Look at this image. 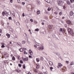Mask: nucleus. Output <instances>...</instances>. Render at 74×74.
Listing matches in <instances>:
<instances>
[{"mask_svg": "<svg viewBox=\"0 0 74 74\" xmlns=\"http://www.w3.org/2000/svg\"><path fill=\"white\" fill-rule=\"evenodd\" d=\"M28 20H26V21H25V22H26V23H28Z\"/></svg>", "mask_w": 74, "mask_h": 74, "instance_id": "a19ab883", "label": "nucleus"}, {"mask_svg": "<svg viewBox=\"0 0 74 74\" xmlns=\"http://www.w3.org/2000/svg\"><path fill=\"white\" fill-rule=\"evenodd\" d=\"M23 69H25V64H24L23 65Z\"/></svg>", "mask_w": 74, "mask_h": 74, "instance_id": "cd10ccee", "label": "nucleus"}, {"mask_svg": "<svg viewBox=\"0 0 74 74\" xmlns=\"http://www.w3.org/2000/svg\"><path fill=\"white\" fill-rule=\"evenodd\" d=\"M61 63H59V65L60 66H61Z\"/></svg>", "mask_w": 74, "mask_h": 74, "instance_id": "5fc2aeb1", "label": "nucleus"}, {"mask_svg": "<svg viewBox=\"0 0 74 74\" xmlns=\"http://www.w3.org/2000/svg\"><path fill=\"white\" fill-rule=\"evenodd\" d=\"M12 60H15V57L14 56H13L12 58Z\"/></svg>", "mask_w": 74, "mask_h": 74, "instance_id": "4be33fe9", "label": "nucleus"}, {"mask_svg": "<svg viewBox=\"0 0 74 74\" xmlns=\"http://www.w3.org/2000/svg\"><path fill=\"white\" fill-rule=\"evenodd\" d=\"M5 15V13H4V12H2V15L3 16H4Z\"/></svg>", "mask_w": 74, "mask_h": 74, "instance_id": "b1692460", "label": "nucleus"}, {"mask_svg": "<svg viewBox=\"0 0 74 74\" xmlns=\"http://www.w3.org/2000/svg\"><path fill=\"white\" fill-rule=\"evenodd\" d=\"M71 66H72V65H74V62H71Z\"/></svg>", "mask_w": 74, "mask_h": 74, "instance_id": "f3484780", "label": "nucleus"}, {"mask_svg": "<svg viewBox=\"0 0 74 74\" xmlns=\"http://www.w3.org/2000/svg\"><path fill=\"white\" fill-rule=\"evenodd\" d=\"M42 25H44V23H43V22L42 23Z\"/></svg>", "mask_w": 74, "mask_h": 74, "instance_id": "13d9d810", "label": "nucleus"}, {"mask_svg": "<svg viewBox=\"0 0 74 74\" xmlns=\"http://www.w3.org/2000/svg\"><path fill=\"white\" fill-rule=\"evenodd\" d=\"M18 66L20 67H21V66H22V65H21V64H18Z\"/></svg>", "mask_w": 74, "mask_h": 74, "instance_id": "c85d7f7f", "label": "nucleus"}, {"mask_svg": "<svg viewBox=\"0 0 74 74\" xmlns=\"http://www.w3.org/2000/svg\"><path fill=\"white\" fill-rule=\"evenodd\" d=\"M66 63H69V62L68 61H66Z\"/></svg>", "mask_w": 74, "mask_h": 74, "instance_id": "603ef678", "label": "nucleus"}, {"mask_svg": "<svg viewBox=\"0 0 74 74\" xmlns=\"http://www.w3.org/2000/svg\"><path fill=\"white\" fill-rule=\"evenodd\" d=\"M37 3L38 5H39L40 4V1H37Z\"/></svg>", "mask_w": 74, "mask_h": 74, "instance_id": "393cba45", "label": "nucleus"}, {"mask_svg": "<svg viewBox=\"0 0 74 74\" xmlns=\"http://www.w3.org/2000/svg\"><path fill=\"white\" fill-rule=\"evenodd\" d=\"M29 53L30 55H33V52H32V51H31L30 52H29Z\"/></svg>", "mask_w": 74, "mask_h": 74, "instance_id": "5701e85b", "label": "nucleus"}, {"mask_svg": "<svg viewBox=\"0 0 74 74\" xmlns=\"http://www.w3.org/2000/svg\"><path fill=\"white\" fill-rule=\"evenodd\" d=\"M29 58H31V59H32V57L31 56V55H29Z\"/></svg>", "mask_w": 74, "mask_h": 74, "instance_id": "3c124183", "label": "nucleus"}, {"mask_svg": "<svg viewBox=\"0 0 74 74\" xmlns=\"http://www.w3.org/2000/svg\"><path fill=\"white\" fill-rule=\"evenodd\" d=\"M49 29H52V27H51V26H49Z\"/></svg>", "mask_w": 74, "mask_h": 74, "instance_id": "79ce46f5", "label": "nucleus"}, {"mask_svg": "<svg viewBox=\"0 0 74 74\" xmlns=\"http://www.w3.org/2000/svg\"><path fill=\"white\" fill-rule=\"evenodd\" d=\"M59 15H62V12H60V13H59Z\"/></svg>", "mask_w": 74, "mask_h": 74, "instance_id": "c9c22d12", "label": "nucleus"}, {"mask_svg": "<svg viewBox=\"0 0 74 74\" xmlns=\"http://www.w3.org/2000/svg\"><path fill=\"white\" fill-rule=\"evenodd\" d=\"M49 63L50 66H52L53 65V62L51 61H49Z\"/></svg>", "mask_w": 74, "mask_h": 74, "instance_id": "423d86ee", "label": "nucleus"}, {"mask_svg": "<svg viewBox=\"0 0 74 74\" xmlns=\"http://www.w3.org/2000/svg\"><path fill=\"white\" fill-rule=\"evenodd\" d=\"M62 33H63L64 34V33H65V31L64 30H63V31H62Z\"/></svg>", "mask_w": 74, "mask_h": 74, "instance_id": "72a5a7b5", "label": "nucleus"}, {"mask_svg": "<svg viewBox=\"0 0 74 74\" xmlns=\"http://www.w3.org/2000/svg\"><path fill=\"white\" fill-rule=\"evenodd\" d=\"M24 50H25V51H26V48H24Z\"/></svg>", "mask_w": 74, "mask_h": 74, "instance_id": "338daca9", "label": "nucleus"}, {"mask_svg": "<svg viewBox=\"0 0 74 74\" xmlns=\"http://www.w3.org/2000/svg\"><path fill=\"white\" fill-rule=\"evenodd\" d=\"M67 23L69 25H70V24H71V21H70L69 20L67 22Z\"/></svg>", "mask_w": 74, "mask_h": 74, "instance_id": "6e6552de", "label": "nucleus"}, {"mask_svg": "<svg viewBox=\"0 0 74 74\" xmlns=\"http://www.w3.org/2000/svg\"><path fill=\"white\" fill-rule=\"evenodd\" d=\"M24 54H27V52H26V51H25L24 52Z\"/></svg>", "mask_w": 74, "mask_h": 74, "instance_id": "2f4dec72", "label": "nucleus"}, {"mask_svg": "<svg viewBox=\"0 0 74 74\" xmlns=\"http://www.w3.org/2000/svg\"><path fill=\"white\" fill-rule=\"evenodd\" d=\"M35 31H36V32H38V31H39V29H38V28L36 29H35Z\"/></svg>", "mask_w": 74, "mask_h": 74, "instance_id": "a211bd4d", "label": "nucleus"}, {"mask_svg": "<svg viewBox=\"0 0 74 74\" xmlns=\"http://www.w3.org/2000/svg\"><path fill=\"white\" fill-rule=\"evenodd\" d=\"M63 71L65 72V71H66V70L64 69H63Z\"/></svg>", "mask_w": 74, "mask_h": 74, "instance_id": "6e6d98bb", "label": "nucleus"}, {"mask_svg": "<svg viewBox=\"0 0 74 74\" xmlns=\"http://www.w3.org/2000/svg\"><path fill=\"white\" fill-rule=\"evenodd\" d=\"M26 38H27V40H29V37L27 36H26Z\"/></svg>", "mask_w": 74, "mask_h": 74, "instance_id": "09e8293b", "label": "nucleus"}, {"mask_svg": "<svg viewBox=\"0 0 74 74\" xmlns=\"http://www.w3.org/2000/svg\"><path fill=\"white\" fill-rule=\"evenodd\" d=\"M38 71V70L37 69H35L34 70V71L35 73H37V71Z\"/></svg>", "mask_w": 74, "mask_h": 74, "instance_id": "ddd939ff", "label": "nucleus"}, {"mask_svg": "<svg viewBox=\"0 0 74 74\" xmlns=\"http://www.w3.org/2000/svg\"><path fill=\"white\" fill-rule=\"evenodd\" d=\"M19 50L20 52H23V49L21 48L20 49H19Z\"/></svg>", "mask_w": 74, "mask_h": 74, "instance_id": "9b49d317", "label": "nucleus"}, {"mask_svg": "<svg viewBox=\"0 0 74 74\" xmlns=\"http://www.w3.org/2000/svg\"><path fill=\"white\" fill-rule=\"evenodd\" d=\"M50 69L51 71L52 70V69H53V67H50Z\"/></svg>", "mask_w": 74, "mask_h": 74, "instance_id": "ea45409f", "label": "nucleus"}, {"mask_svg": "<svg viewBox=\"0 0 74 74\" xmlns=\"http://www.w3.org/2000/svg\"><path fill=\"white\" fill-rule=\"evenodd\" d=\"M27 42H28V43L29 42V40H28L27 39Z\"/></svg>", "mask_w": 74, "mask_h": 74, "instance_id": "0e129e2a", "label": "nucleus"}, {"mask_svg": "<svg viewBox=\"0 0 74 74\" xmlns=\"http://www.w3.org/2000/svg\"><path fill=\"white\" fill-rule=\"evenodd\" d=\"M62 19H64V17L63 16L62 18Z\"/></svg>", "mask_w": 74, "mask_h": 74, "instance_id": "052dcab7", "label": "nucleus"}, {"mask_svg": "<svg viewBox=\"0 0 74 74\" xmlns=\"http://www.w3.org/2000/svg\"><path fill=\"white\" fill-rule=\"evenodd\" d=\"M48 10L49 11L50 10H51V8H48Z\"/></svg>", "mask_w": 74, "mask_h": 74, "instance_id": "e433bc0d", "label": "nucleus"}, {"mask_svg": "<svg viewBox=\"0 0 74 74\" xmlns=\"http://www.w3.org/2000/svg\"><path fill=\"white\" fill-rule=\"evenodd\" d=\"M8 19L9 20H11H11H12V18L11 17H9L8 18Z\"/></svg>", "mask_w": 74, "mask_h": 74, "instance_id": "412c9836", "label": "nucleus"}, {"mask_svg": "<svg viewBox=\"0 0 74 74\" xmlns=\"http://www.w3.org/2000/svg\"><path fill=\"white\" fill-rule=\"evenodd\" d=\"M68 32H69V34H70L71 36H74V33L73 31V30L71 29H69L68 30Z\"/></svg>", "mask_w": 74, "mask_h": 74, "instance_id": "f257e3e1", "label": "nucleus"}, {"mask_svg": "<svg viewBox=\"0 0 74 74\" xmlns=\"http://www.w3.org/2000/svg\"><path fill=\"white\" fill-rule=\"evenodd\" d=\"M63 8L65 10V8H66V6H63Z\"/></svg>", "mask_w": 74, "mask_h": 74, "instance_id": "c03bdc74", "label": "nucleus"}, {"mask_svg": "<svg viewBox=\"0 0 74 74\" xmlns=\"http://www.w3.org/2000/svg\"><path fill=\"white\" fill-rule=\"evenodd\" d=\"M22 59L23 60H24L25 61H27V60H28V58H22Z\"/></svg>", "mask_w": 74, "mask_h": 74, "instance_id": "7ed1b4c3", "label": "nucleus"}, {"mask_svg": "<svg viewBox=\"0 0 74 74\" xmlns=\"http://www.w3.org/2000/svg\"><path fill=\"white\" fill-rule=\"evenodd\" d=\"M70 1H71V3H73V2H74V0H70Z\"/></svg>", "mask_w": 74, "mask_h": 74, "instance_id": "c756f323", "label": "nucleus"}, {"mask_svg": "<svg viewBox=\"0 0 74 74\" xmlns=\"http://www.w3.org/2000/svg\"><path fill=\"white\" fill-rule=\"evenodd\" d=\"M43 53H44V54H45L46 55H47V53H46L43 52Z\"/></svg>", "mask_w": 74, "mask_h": 74, "instance_id": "680f3d73", "label": "nucleus"}, {"mask_svg": "<svg viewBox=\"0 0 74 74\" xmlns=\"http://www.w3.org/2000/svg\"><path fill=\"white\" fill-rule=\"evenodd\" d=\"M34 22L35 24H37V22L36 21H35Z\"/></svg>", "mask_w": 74, "mask_h": 74, "instance_id": "58836bf2", "label": "nucleus"}, {"mask_svg": "<svg viewBox=\"0 0 74 74\" xmlns=\"http://www.w3.org/2000/svg\"><path fill=\"white\" fill-rule=\"evenodd\" d=\"M8 14L9 15H11V12H8Z\"/></svg>", "mask_w": 74, "mask_h": 74, "instance_id": "a878e982", "label": "nucleus"}, {"mask_svg": "<svg viewBox=\"0 0 74 74\" xmlns=\"http://www.w3.org/2000/svg\"><path fill=\"white\" fill-rule=\"evenodd\" d=\"M2 45L1 46V48H4V47H5V46H4V43H2Z\"/></svg>", "mask_w": 74, "mask_h": 74, "instance_id": "1a4fd4ad", "label": "nucleus"}, {"mask_svg": "<svg viewBox=\"0 0 74 74\" xmlns=\"http://www.w3.org/2000/svg\"><path fill=\"white\" fill-rule=\"evenodd\" d=\"M39 74H43V73H39Z\"/></svg>", "mask_w": 74, "mask_h": 74, "instance_id": "e2e57ef3", "label": "nucleus"}, {"mask_svg": "<svg viewBox=\"0 0 74 74\" xmlns=\"http://www.w3.org/2000/svg\"><path fill=\"white\" fill-rule=\"evenodd\" d=\"M40 59L41 61H42V60H44V58L43 57H41L40 58Z\"/></svg>", "mask_w": 74, "mask_h": 74, "instance_id": "2eb2a0df", "label": "nucleus"}, {"mask_svg": "<svg viewBox=\"0 0 74 74\" xmlns=\"http://www.w3.org/2000/svg\"><path fill=\"white\" fill-rule=\"evenodd\" d=\"M44 74H47V73L45 72H44Z\"/></svg>", "mask_w": 74, "mask_h": 74, "instance_id": "774afa93", "label": "nucleus"}, {"mask_svg": "<svg viewBox=\"0 0 74 74\" xmlns=\"http://www.w3.org/2000/svg\"><path fill=\"white\" fill-rule=\"evenodd\" d=\"M37 12H38L37 14H40V11H38Z\"/></svg>", "mask_w": 74, "mask_h": 74, "instance_id": "bb28decb", "label": "nucleus"}, {"mask_svg": "<svg viewBox=\"0 0 74 74\" xmlns=\"http://www.w3.org/2000/svg\"><path fill=\"white\" fill-rule=\"evenodd\" d=\"M60 32H62L63 31V30H62V28H60Z\"/></svg>", "mask_w": 74, "mask_h": 74, "instance_id": "4c0bfd02", "label": "nucleus"}, {"mask_svg": "<svg viewBox=\"0 0 74 74\" xmlns=\"http://www.w3.org/2000/svg\"><path fill=\"white\" fill-rule=\"evenodd\" d=\"M61 66H60V65H58V66L57 67L58 68H59V67H61Z\"/></svg>", "mask_w": 74, "mask_h": 74, "instance_id": "de8ad7c7", "label": "nucleus"}, {"mask_svg": "<svg viewBox=\"0 0 74 74\" xmlns=\"http://www.w3.org/2000/svg\"><path fill=\"white\" fill-rule=\"evenodd\" d=\"M17 44L18 45H19L20 46H21V43L19 42H18L17 43Z\"/></svg>", "mask_w": 74, "mask_h": 74, "instance_id": "aec40b11", "label": "nucleus"}, {"mask_svg": "<svg viewBox=\"0 0 74 74\" xmlns=\"http://www.w3.org/2000/svg\"><path fill=\"white\" fill-rule=\"evenodd\" d=\"M69 14L71 16H72L74 14V13L73 12V11H71L70 12Z\"/></svg>", "mask_w": 74, "mask_h": 74, "instance_id": "20e7f679", "label": "nucleus"}, {"mask_svg": "<svg viewBox=\"0 0 74 74\" xmlns=\"http://www.w3.org/2000/svg\"><path fill=\"white\" fill-rule=\"evenodd\" d=\"M26 42V41L25 40H23L22 41V43L23 44H25Z\"/></svg>", "mask_w": 74, "mask_h": 74, "instance_id": "9d476101", "label": "nucleus"}, {"mask_svg": "<svg viewBox=\"0 0 74 74\" xmlns=\"http://www.w3.org/2000/svg\"><path fill=\"white\" fill-rule=\"evenodd\" d=\"M30 21H31L32 22H33V20L32 19H31Z\"/></svg>", "mask_w": 74, "mask_h": 74, "instance_id": "49530a36", "label": "nucleus"}, {"mask_svg": "<svg viewBox=\"0 0 74 74\" xmlns=\"http://www.w3.org/2000/svg\"><path fill=\"white\" fill-rule=\"evenodd\" d=\"M66 3H67V4H68V5H70V1L67 0L66 1Z\"/></svg>", "mask_w": 74, "mask_h": 74, "instance_id": "39448f33", "label": "nucleus"}, {"mask_svg": "<svg viewBox=\"0 0 74 74\" xmlns=\"http://www.w3.org/2000/svg\"><path fill=\"white\" fill-rule=\"evenodd\" d=\"M22 5H25V2H22Z\"/></svg>", "mask_w": 74, "mask_h": 74, "instance_id": "7c9ffc66", "label": "nucleus"}, {"mask_svg": "<svg viewBox=\"0 0 74 74\" xmlns=\"http://www.w3.org/2000/svg\"><path fill=\"white\" fill-rule=\"evenodd\" d=\"M39 49H41V50H43V49H44V48H43L42 47H39Z\"/></svg>", "mask_w": 74, "mask_h": 74, "instance_id": "4468645a", "label": "nucleus"}, {"mask_svg": "<svg viewBox=\"0 0 74 74\" xmlns=\"http://www.w3.org/2000/svg\"><path fill=\"white\" fill-rule=\"evenodd\" d=\"M17 2L18 3H21V2L20 1V0H17Z\"/></svg>", "mask_w": 74, "mask_h": 74, "instance_id": "f704fd0d", "label": "nucleus"}, {"mask_svg": "<svg viewBox=\"0 0 74 74\" xmlns=\"http://www.w3.org/2000/svg\"><path fill=\"white\" fill-rule=\"evenodd\" d=\"M16 25H17V26H18L19 25H20V24L18 22H16Z\"/></svg>", "mask_w": 74, "mask_h": 74, "instance_id": "dca6fc26", "label": "nucleus"}, {"mask_svg": "<svg viewBox=\"0 0 74 74\" xmlns=\"http://www.w3.org/2000/svg\"><path fill=\"white\" fill-rule=\"evenodd\" d=\"M36 61L38 62H40V59H39V58H36Z\"/></svg>", "mask_w": 74, "mask_h": 74, "instance_id": "6ab92c4d", "label": "nucleus"}, {"mask_svg": "<svg viewBox=\"0 0 74 74\" xmlns=\"http://www.w3.org/2000/svg\"><path fill=\"white\" fill-rule=\"evenodd\" d=\"M62 3V1H60L58 2V5H61Z\"/></svg>", "mask_w": 74, "mask_h": 74, "instance_id": "f03ea898", "label": "nucleus"}, {"mask_svg": "<svg viewBox=\"0 0 74 74\" xmlns=\"http://www.w3.org/2000/svg\"><path fill=\"white\" fill-rule=\"evenodd\" d=\"M36 68L37 69H38V68H39V67H38V65H37L36 66Z\"/></svg>", "mask_w": 74, "mask_h": 74, "instance_id": "a18cd8bd", "label": "nucleus"}, {"mask_svg": "<svg viewBox=\"0 0 74 74\" xmlns=\"http://www.w3.org/2000/svg\"><path fill=\"white\" fill-rule=\"evenodd\" d=\"M55 14H56V15H58V13H57V12H55Z\"/></svg>", "mask_w": 74, "mask_h": 74, "instance_id": "864d4df0", "label": "nucleus"}, {"mask_svg": "<svg viewBox=\"0 0 74 74\" xmlns=\"http://www.w3.org/2000/svg\"><path fill=\"white\" fill-rule=\"evenodd\" d=\"M64 26L65 27H67V24H65Z\"/></svg>", "mask_w": 74, "mask_h": 74, "instance_id": "8fccbe9b", "label": "nucleus"}, {"mask_svg": "<svg viewBox=\"0 0 74 74\" xmlns=\"http://www.w3.org/2000/svg\"><path fill=\"white\" fill-rule=\"evenodd\" d=\"M25 13H23V17L24 16H25Z\"/></svg>", "mask_w": 74, "mask_h": 74, "instance_id": "37998d69", "label": "nucleus"}, {"mask_svg": "<svg viewBox=\"0 0 74 74\" xmlns=\"http://www.w3.org/2000/svg\"><path fill=\"white\" fill-rule=\"evenodd\" d=\"M2 32V30H1V29H0V33H1Z\"/></svg>", "mask_w": 74, "mask_h": 74, "instance_id": "bf43d9fd", "label": "nucleus"}, {"mask_svg": "<svg viewBox=\"0 0 74 74\" xmlns=\"http://www.w3.org/2000/svg\"><path fill=\"white\" fill-rule=\"evenodd\" d=\"M6 35L7 36H8V38H10V34H7Z\"/></svg>", "mask_w": 74, "mask_h": 74, "instance_id": "f8f14e48", "label": "nucleus"}, {"mask_svg": "<svg viewBox=\"0 0 74 74\" xmlns=\"http://www.w3.org/2000/svg\"><path fill=\"white\" fill-rule=\"evenodd\" d=\"M34 47H37V46H36V45H34Z\"/></svg>", "mask_w": 74, "mask_h": 74, "instance_id": "69168bd1", "label": "nucleus"}, {"mask_svg": "<svg viewBox=\"0 0 74 74\" xmlns=\"http://www.w3.org/2000/svg\"><path fill=\"white\" fill-rule=\"evenodd\" d=\"M20 62L21 63H22H22H23V62L22 60H20Z\"/></svg>", "mask_w": 74, "mask_h": 74, "instance_id": "473e14b6", "label": "nucleus"}, {"mask_svg": "<svg viewBox=\"0 0 74 74\" xmlns=\"http://www.w3.org/2000/svg\"><path fill=\"white\" fill-rule=\"evenodd\" d=\"M16 72H17V73H20L21 71V70L18 69H16Z\"/></svg>", "mask_w": 74, "mask_h": 74, "instance_id": "0eeeda50", "label": "nucleus"}, {"mask_svg": "<svg viewBox=\"0 0 74 74\" xmlns=\"http://www.w3.org/2000/svg\"><path fill=\"white\" fill-rule=\"evenodd\" d=\"M10 3H12V0H10Z\"/></svg>", "mask_w": 74, "mask_h": 74, "instance_id": "4d7b16f0", "label": "nucleus"}]
</instances>
